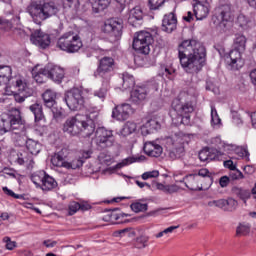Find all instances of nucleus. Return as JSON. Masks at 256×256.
Instances as JSON below:
<instances>
[{"label": "nucleus", "instance_id": "nucleus-45", "mask_svg": "<svg viewBox=\"0 0 256 256\" xmlns=\"http://www.w3.org/2000/svg\"><path fill=\"white\" fill-rule=\"evenodd\" d=\"M125 235L127 237H135V229L129 227L114 232V237H125Z\"/></svg>", "mask_w": 256, "mask_h": 256}, {"label": "nucleus", "instance_id": "nucleus-21", "mask_svg": "<svg viewBox=\"0 0 256 256\" xmlns=\"http://www.w3.org/2000/svg\"><path fill=\"white\" fill-rule=\"evenodd\" d=\"M131 113V105L122 104L116 106L112 111V117L117 119V121H127Z\"/></svg>", "mask_w": 256, "mask_h": 256}, {"label": "nucleus", "instance_id": "nucleus-26", "mask_svg": "<svg viewBox=\"0 0 256 256\" xmlns=\"http://www.w3.org/2000/svg\"><path fill=\"white\" fill-rule=\"evenodd\" d=\"M15 87L20 91V93H13L14 100L16 103H25L27 95L23 94V92L27 89V82L23 79H16Z\"/></svg>", "mask_w": 256, "mask_h": 256}, {"label": "nucleus", "instance_id": "nucleus-41", "mask_svg": "<svg viewBox=\"0 0 256 256\" xmlns=\"http://www.w3.org/2000/svg\"><path fill=\"white\" fill-rule=\"evenodd\" d=\"M135 131H137V124L135 122L128 121L124 124L120 133L123 137H127L132 133H135Z\"/></svg>", "mask_w": 256, "mask_h": 256}, {"label": "nucleus", "instance_id": "nucleus-47", "mask_svg": "<svg viewBox=\"0 0 256 256\" xmlns=\"http://www.w3.org/2000/svg\"><path fill=\"white\" fill-rule=\"evenodd\" d=\"M147 243H149V236L141 235L136 238L134 245L136 249H145V247H147Z\"/></svg>", "mask_w": 256, "mask_h": 256}, {"label": "nucleus", "instance_id": "nucleus-56", "mask_svg": "<svg viewBox=\"0 0 256 256\" xmlns=\"http://www.w3.org/2000/svg\"><path fill=\"white\" fill-rule=\"evenodd\" d=\"M159 176L158 170L148 171L142 174L141 178L143 181H147V179H156Z\"/></svg>", "mask_w": 256, "mask_h": 256}, {"label": "nucleus", "instance_id": "nucleus-29", "mask_svg": "<svg viewBox=\"0 0 256 256\" xmlns=\"http://www.w3.org/2000/svg\"><path fill=\"white\" fill-rule=\"evenodd\" d=\"M14 133L15 135H18L16 138L17 147H27L29 135L27 132V128H25V125H20V131H15Z\"/></svg>", "mask_w": 256, "mask_h": 256}, {"label": "nucleus", "instance_id": "nucleus-61", "mask_svg": "<svg viewBox=\"0 0 256 256\" xmlns=\"http://www.w3.org/2000/svg\"><path fill=\"white\" fill-rule=\"evenodd\" d=\"M91 155H93V151L91 150H83L80 152V155H78V157H80L82 159V161L85 162L86 159H90Z\"/></svg>", "mask_w": 256, "mask_h": 256}, {"label": "nucleus", "instance_id": "nucleus-38", "mask_svg": "<svg viewBox=\"0 0 256 256\" xmlns=\"http://www.w3.org/2000/svg\"><path fill=\"white\" fill-rule=\"evenodd\" d=\"M122 81V88L125 90L135 87V77L127 72L122 74Z\"/></svg>", "mask_w": 256, "mask_h": 256}, {"label": "nucleus", "instance_id": "nucleus-55", "mask_svg": "<svg viewBox=\"0 0 256 256\" xmlns=\"http://www.w3.org/2000/svg\"><path fill=\"white\" fill-rule=\"evenodd\" d=\"M81 209V203L71 202L68 206V215H75Z\"/></svg>", "mask_w": 256, "mask_h": 256}, {"label": "nucleus", "instance_id": "nucleus-54", "mask_svg": "<svg viewBox=\"0 0 256 256\" xmlns=\"http://www.w3.org/2000/svg\"><path fill=\"white\" fill-rule=\"evenodd\" d=\"M0 29L1 31H11L13 30V23L9 20L0 18Z\"/></svg>", "mask_w": 256, "mask_h": 256}, {"label": "nucleus", "instance_id": "nucleus-33", "mask_svg": "<svg viewBox=\"0 0 256 256\" xmlns=\"http://www.w3.org/2000/svg\"><path fill=\"white\" fill-rule=\"evenodd\" d=\"M233 49L241 52L245 51V49H247V37H245L243 34H235L233 40Z\"/></svg>", "mask_w": 256, "mask_h": 256}, {"label": "nucleus", "instance_id": "nucleus-12", "mask_svg": "<svg viewBox=\"0 0 256 256\" xmlns=\"http://www.w3.org/2000/svg\"><path fill=\"white\" fill-rule=\"evenodd\" d=\"M241 50L233 48L229 53L224 54V61L232 71H239L245 65V61L241 57Z\"/></svg>", "mask_w": 256, "mask_h": 256}, {"label": "nucleus", "instance_id": "nucleus-14", "mask_svg": "<svg viewBox=\"0 0 256 256\" xmlns=\"http://www.w3.org/2000/svg\"><path fill=\"white\" fill-rule=\"evenodd\" d=\"M103 33H107L110 37L119 39L123 35V23L114 19L107 20L102 28Z\"/></svg>", "mask_w": 256, "mask_h": 256}, {"label": "nucleus", "instance_id": "nucleus-35", "mask_svg": "<svg viewBox=\"0 0 256 256\" xmlns=\"http://www.w3.org/2000/svg\"><path fill=\"white\" fill-rule=\"evenodd\" d=\"M29 109L31 113H33L36 123H39V121H43V119H45V114H43V105L34 103L29 107Z\"/></svg>", "mask_w": 256, "mask_h": 256}, {"label": "nucleus", "instance_id": "nucleus-22", "mask_svg": "<svg viewBox=\"0 0 256 256\" xmlns=\"http://www.w3.org/2000/svg\"><path fill=\"white\" fill-rule=\"evenodd\" d=\"M13 70L11 66H0V87H4L5 91L11 89V75Z\"/></svg>", "mask_w": 256, "mask_h": 256}, {"label": "nucleus", "instance_id": "nucleus-11", "mask_svg": "<svg viewBox=\"0 0 256 256\" xmlns=\"http://www.w3.org/2000/svg\"><path fill=\"white\" fill-rule=\"evenodd\" d=\"M175 111H177L178 119L182 125H191V113L195 111V104L193 101L186 100L185 102H180V104L174 106Z\"/></svg>", "mask_w": 256, "mask_h": 256}, {"label": "nucleus", "instance_id": "nucleus-48", "mask_svg": "<svg viewBox=\"0 0 256 256\" xmlns=\"http://www.w3.org/2000/svg\"><path fill=\"white\" fill-rule=\"evenodd\" d=\"M165 1L167 0H149L148 7L150 11H159L165 5Z\"/></svg>", "mask_w": 256, "mask_h": 256}, {"label": "nucleus", "instance_id": "nucleus-5", "mask_svg": "<svg viewBox=\"0 0 256 256\" xmlns=\"http://www.w3.org/2000/svg\"><path fill=\"white\" fill-rule=\"evenodd\" d=\"M29 13L33 21L36 22L37 25H41L42 21L59 13V8H57L54 2H46L44 4L32 3L29 7Z\"/></svg>", "mask_w": 256, "mask_h": 256}, {"label": "nucleus", "instance_id": "nucleus-9", "mask_svg": "<svg viewBox=\"0 0 256 256\" xmlns=\"http://www.w3.org/2000/svg\"><path fill=\"white\" fill-rule=\"evenodd\" d=\"M64 101L71 111H81L85 105L83 91L73 88L65 93Z\"/></svg>", "mask_w": 256, "mask_h": 256}, {"label": "nucleus", "instance_id": "nucleus-13", "mask_svg": "<svg viewBox=\"0 0 256 256\" xmlns=\"http://www.w3.org/2000/svg\"><path fill=\"white\" fill-rule=\"evenodd\" d=\"M42 99L44 101V105L49 109H52L54 119H59L63 117V112L55 108V105H57V92L52 89H47L42 94Z\"/></svg>", "mask_w": 256, "mask_h": 256}, {"label": "nucleus", "instance_id": "nucleus-49", "mask_svg": "<svg viewBox=\"0 0 256 256\" xmlns=\"http://www.w3.org/2000/svg\"><path fill=\"white\" fill-rule=\"evenodd\" d=\"M251 233V225L249 224H240L236 229V235L239 237L240 235H249Z\"/></svg>", "mask_w": 256, "mask_h": 256}, {"label": "nucleus", "instance_id": "nucleus-43", "mask_svg": "<svg viewBox=\"0 0 256 256\" xmlns=\"http://www.w3.org/2000/svg\"><path fill=\"white\" fill-rule=\"evenodd\" d=\"M83 163L84 160L81 159V157L76 156L75 158H73L70 162H66V164L64 165L65 169H79L81 167H83Z\"/></svg>", "mask_w": 256, "mask_h": 256}, {"label": "nucleus", "instance_id": "nucleus-23", "mask_svg": "<svg viewBox=\"0 0 256 256\" xmlns=\"http://www.w3.org/2000/svg\"><path fill=\"white\" fill-rule=\"evenodd\" d=\"M185 179L187 189L190 191H203V187L205 186L203 185V179H201L199 175L189 174Z\"/></svg>", "mask_w": 256, "mask_h": 256}, {"label": "nucleus", "instance_id": "nucleus-36", "mask_svg": "<svg viewBox=\"0 0 256 256\" xmlns=\"http://www.w3.org/2000/svg\"><path fill=\"white\" fill-rule=\"evenodd\" d=\"M109 5H111V0H95L92 4V11L93 13H101V11H105Z\"/></svg>", "mask_w": 256, "mask_h": 256}, {"label": "nucleus", "instance_id": "nucleus-8", "mask_svg": "<svg viewBox=\"0 0 256 256\" xmlns=\"http://www.w3.org/2000/svg\"><path fill=\"white\" fill-rule=\"evenodd\" d=\"M95 144L98 151H105L115 145V135L113 130L105 127H98L95 132Z\"/></svg>", "mask_w": 256, "mask_h": 256}, {"label": "nucleus", "instance_id": "nucleus-51", "mask_svg": "<svg viewBox=\"0 0 256 256\" xmlns=\"http://www.w3.org/2000/svg\"><path fill=\"white\" fill-rule=\"evenodd\" d=\"M211 123L212 125H221V118L219 117L215 106H211Z\"/></svg>", "mask_w": 256, "mask_h": 256}, {"label": "nucleus", "instance_id": "nucleus-44", "mask_svg": "<svg viewBox=\"0 0 256 256\" xmlns=\"http://www.w3.org/2000/svg\"><path fill=\"white\" fill-rule=\"evenodd\" d=\"M251 23V19L247 17L245 14H239L236 20V25L243 29L244 31L249 29V24Z\"/></svg>", "mask_w": 256, "mask_h": 256}, {"label": "nucleus", "instance_id": "nucleus-42", "mask_svg": "<svg viewBox=\"0 0 256 256\" xmlns=\"http://www.w3.org/2000/svg\"><path fill=\"white\" fill-rule=\"evenodd\" d=\"M145 159V156L140 157H128L122 162L116 164L115 169H123V167H126V165H131V163H137V161H143Z\"/></svg>", "mask_w": 256, "mask_h": 256}, {"label": "nucleus", "instance_id": "nucleus-18", "mask_svg": "<svg viewBox=\"0 0 256 256\" xmlns=\"http://www.w3.org/2000/svg\"><path fill=\"white\" fill-rule=\"evenodd\" d=\"M6 121L8 122L10 131L21 130V125H25L21 119V111L17 108H12L10 115H6Z\"/></svg>", "mask_w": 256, "mask_h": 256}, {"label": "nucleus", "instance_id": "nucleus-31", "mask_svg": "<svg viewBox=\"0 0 256 256\" xmlns=\"http://www.w3.org/2000/svg\"><path fill=\"white\" fill-rule=\"evenodd\" d=\"M194 175H198V177L202 179V183H204V187L206 189H209V187L213 185V176H211L209 169L202 168L198 171V173H195Z\"/></svg>", "mask_w": 256, "mask_h": 256}, {"label": "nucleus", "instance_id": "nucleus-17", "mask_svg": "<svg viewBox=\"0 0 256 256\" xmlns=\"http://www.w3.org/2000/svg\"><path fill=\"white\" fill-rule=\"evenodd\" d=\"M238 205L239 203L237 202V200L233 198L218 199L208 202V207H217L218 209H222V211H228L230 213L235 211Z\"/></svg>", "mask_w": 256, "mask_h": 256}, {"label": "nucleus", "instance_id": "nucleus-40", "mask_svg": "<svg viewBox=\"0 0 256 256\" xmlns=\"http://www.w3.org/2000/svg\"><path fill=\"white\" fill-rule=\"evenodd\" d=\"M129 23H135V21H143V10L140 7H134L130 11V16L128 19Z\"/></svg>", "mask_w": 256, "mask_h": 256}, {"label": "nucleus", "instance_id": "nucleus-37", "mask_svg": "<svg viewBox=\"0 0 256 256\" xmlns=\"http://www.w3.org/2000/svg\"><path fill=\"white\" fill-rule=\"evenodd\" d=\"M32 77L36 83H45V81H47V73L45 72V67L41 68L39 71H37V68H34L32 70Z\"/></svg>", "mask_w": 256, "mask_h": 256}, {"label": "nucleus", "instance_id": "nucleus-32", "mask_svg": "<svg viewBox=\"0 0 256 256\" xmlns=\"http://www.w3.org/2000/svg\"><path fill=\"white\" fill-rule=\"evenodd\" d=\"M57 181L55 178L51 177L50 175L44 173L43 180L41 184L42 191H53L57 187Z\"/></svg>", "mask_w": 256, "mask_h": 256}, {"label": "nucleus", "instance_id": "nucleus-50", "mask_svg": "<svg viewBox=\"0 0 256 256\" xmlns=\"http://www.w3.org/2000/svg\"><path fill=\"white\" fill-rule=\"evenodd\" d=\"M64 9H77L80 5L79 0H62Z\"/></svg>", "mask_w": 256, "mask_h": 256}, {"label": "nucleus", "instance_id": "nucleus-6", "mask_svg": "<svg viewBox=\"0 0 256 256\" xmlns=\"http://www.w3.org/2000/svg\"><path fill=\"white\" fill-rule=\"evenodd\" d=\"M115 68V59L111 56H104L98 60L94 77L96 79H102L103 83H109L115 73Z\"/></svg>", "mask_w": 256, "mask_h": 256}, {"label": "nucleus", "instance_id": "nucleus-60", "mask_svg": "<svg viewBox=\"0 0 256 256\" xmlns=\"http://www.w3.org/2000/svg\"><path fill=\"white\" fill-rule=\"evenodd\" d=\"M94 96L101 99V101H105V97H107V90L105 88H101L100 90L94 92Z\"/></svg>", "mask_w": 256, "mask_h": 256}, {"label": "nucleus", "instance_id": "nucleus-2", "mask_svg": "<svg viewBox=\"0 0 256 256\" xmlns=\"http://www.w3.org/2000/svg\"><path fill=\"white\" fill-rule=\"evenodd\" d=\"M62 131L71 137H76L84 131L85 135L90 137L95 131V126H93V120L89 119L87 115L76 114L66 119Z\"/></svg>", "mask_w": 256, "mask_h": 256}, {"label": "nucleus", "instance_id": "nucleus-46", "mask_svg": "<svg viewBox=\"0 0 256 256\" xmlns=\"http://www.w3.org/2000/svg\"><path fill=\"white\" fill-rule=\"evenodd\" d=\"M130 208L132 211H134V213H143L147 211L149 205L147 203L134 202L130 205Z\"/></svg>", "mask_w": 256, "mask_h": 256}, {"label": "nucleus", "instance_id": "nucleus-28", "mask_svg": "<svg viewBox=\"0 0 256 256\" xmlns=\"http://www.w3.org/2000/svg\"><path fill=\"white\" fill-rule=\"evenodd\" d=\"M209 4H193L194 15L197 21H203V19H207L210 11Z\"/></svg>", "mask_w": 256, "mask_h": 256}, {"label": "nucleus", "instance_id": "nucleus-4", "mask_svg": "<svg viewBox=\"0 0 256 256\" xmlns=\"http://www.w3.org/2000/svg\"><path fill=\"white\" fill-rule=\"evenodd\" d=\"M212 23L219 33H227L231 29V6L220 5L214 9Z\"/></svg>", "mask_w": 256, "mask_h": 256}, {"label": "nucleus", "instance_id": "nucleus-15", "mask_svg": "<svg viewBox=\"0 0 256 256\" xmlns=\"http://www.w3.org/2000/svg\"><path fill=\"white\" fill-rule=\"evenodd\" d=\"M44 73H46L47 79H51L54 83H62L65 78V70L60 66L51 63H48L45 66Z\"/></svg>", "mask_w": 256, "mask_h": 256}, {"label": "nucleus", "instance_id": "nucleus-10", "mask_svg": "<svg viewBox=\"0 0 256 256\" xmlns=\"http://www.w3.org/2000/svg\"><path fill=\"white\" fill-rule=\"evenodd\" d=\"M155 91H159V84L156 82H150L144 86H136L131 92V100L136 105H139V103H143L147 99L149 93Z\"/></svg>", "mask_w": 256, "mask_h": 256}, {"label": "nucleus", "instance_id": "nucleus-58", "mask_svg": "<svg viewBox=\"0 0 256 256\" xmlns=\"http://www.w3.org/2000/svg\"><path fill=\"white\" fill-rule=\"evenodd\" d=\"M198 157L203 163H205V161H209V148L202 149L199 152Z\"/></svg>", "mask_w": 256, "mask_h": 256}, {"label": "nucleus", "instance_id": "nucleus-57", "mask_svg": "<svg viewBox=\"0 0 256 256\" xmlns=\"http://www.w3.org/2000/svg\"><path fill=\"white\" fill-rule=\"evenodd\" d=\"M2 191L5 193V195H8V197H13V199H25V197L21 194H16L15 192H13V190L7 188V187H3Z\"/></svg>", "mask_w": 256, "mask_h": 256}, {"label": "nucleus", "instance_id": "nucleus-53", "mask_svg": "<svg viewBox=\"0 0 256 256\" xmlns=\"http://www.w3.org/2000/svg\"><path fill=\"white\" fill-rule=\"evenodd\" d=\"M3 243H5V247L8 251H13L15 247H17V242L16 241H11V237L5 236L3 238Z\"/></svg>", "mask_w": 256, "mask_h": 256}, {"label": "nucleus", "instance_id": "nucleus-24", "mask_svg": "<svg viewBox=\"0 0 256 256\" xmlns=\"http://www.w3.org/2000/svg\"><path fill=\"white\" fill-rule=\"evenodd\" d=\"M143 151L148 157H161L163 155V147L155 141L145 142Z\"/></svg>", "mask_w": 256, "mask_h": 256}, {"label": "nucleus", "instance_id": "nucleus-20", "mask_svg": "<svg viewBox=\"0 0 256 256\" xmlns=\"http://www.w3.org/2000/svg\"><path fill=\"white\" fill-rule=\"evenodd\" d=\"M177 29V16L175 13L170 12L164 15L162 20V31L165 33H173Z\"/></svg>", "mask_w": 256, "mask_h": 256}, {"label": "nucleus", "instance_id": "nucleus-52", "mask_svg": "<svg viewBox=\"0 0 256 256\" xmlns=\"http://www.w3.org/2000/svg\"><path fill=\"white\" fill-rule=\"evenodd\" d=\"M9 122L6 117L0 119V135H5V133L9 132Z\"/></svg>", "mask_w": 256, "mask_h": 256}, {"label": "nucleus", "instance_id": "nucleus-59", "mask_svg": "<svg viewBox=\"0 0 256 256\" xmlns=\"http://www.w3.org/2000/svg\"><path fill=\"white\" fill-rule=\"evenodd\" d=\"M31 181L36 185V187H40L43 185V176H39V174H34L31 176Z\"/></svg>", "mask_w": 256, "mask_h": 256}, {"label": "nucleus", "instance_id": "nucleus-19", "mask_svg": "<svg viewBox=\"0 0 256 256\" xmlns=\"http://www.w3.org/2000/svg\"><path fill=\"white\" fill-rule=\"evenodd\" d=\"M185 155V145L181 142V138L173 142V147L168 151V157L171 161L181 159Z\"/></svg>", "mask_w": 256, "mask_h": 256}, {"label": "nucleus", "instance_id": "nucleus-62", "mask_svg": "<svg viewBox=\"0 0 256 256\" xmlns=\"http://www.w3.org/2000/svg\"><path fill=\"white\" fill-rule=\"evenodd\" d=\"M229 183H231V179L228 176H222L219 180V185L222 188L228 187Z\"/></svg>", "mask_w": 256, "mask_h": 256}, {"label": "nucleus", "instance_id": "nucleus-34", "mask_svg": "<svg viewBox=\"0 0 256 256\" xmlns=\"http://www.w3.org/2000/svg\"><path fill=\"white\" fill-rule=\"evenodd\" d=\"M112 211H119V208H114ZM111 210H105L104 213H107L103 216V221L106 223H109V221H119L120 219H123V217H129V214L120 213V214H113Z\"/></svg>", "mask_w": 256, "mask_h": 256}, {"label": "nucleus", "instance_id": "nucleus-39", "mask_svg": "<svg viewBox=\"0 0 256 256\" xmlns=\"http://www.w3.org/2000/svg\"><path fill=\"white\" fill-rule=\"evenodd\" d=\"M26 149L31 153V155H39L41 152V143L29 138L26 144Z\"/></svg>", "mask_w": 256, "mask_h": 256}, {"label": "nucleus", "instance_id": "nucleus-30", "mask_svg": "<svg viewBox=\"0 0 256 256\" xmlns=\"http://www.w3.org/2000/svg\"><path fill=\"white\" fill-rule=\"evenodd\" d=\"M231 193L238 197V199H241L245 204H247V199H251V191L249 189L233 186Z\"/></svg>", "mask_w": 256, "mask_h": 256}, {"label": "nucleus", "instance_id": "nucleus-7", "mask_svg": "<svg viewBox=\"0 0 256 256\" xmlns=\"http://www.w3.org/2000/svg\"><path fill=\"white\" fill-rule=\"evenodd\" d=\"M153 43H155L153 34H151L149 31L142 30L135 33L132 47L134 51L140 53L141 55H149V53H151Z\"/></svg>", "mask_w": 256, "mask_h": 256}, {"label": "nucleus", "instance_id": "nucleus-27", "mask_svg": "<svg viewBox=\"0 0 256 256\" xmlns=\"http://www.w3.org/2000/svg\"><path fill=\"white\" fill-rule=\"evenodd\" d=\"M159 129H161V123L157 119H150L141 127V133L144 137H147V135H151V133H155Z\"/></svg>", "mask_w": 256, "mask_h": 256}, {"label": "nucleus", "instance_id": "nucleus-16", "mask_svg": "<svg viewBox=\"0 0 256 256\" xmlns=\"http://www.w3.org/2000/svg\"><path fill=\"white\" fill-rule=\"evenodd\" d=\"M30 41L40 49H47L51 45V36L41 30H35L30 36Z\"/></svg>", "mask_w": 256, "mask_h": 256}, {"label": "nucleus", "instance_id": "nucleus-25", "mask_svg": "<svg viewBox=\"0 0 256 256\" xmlns=\"http://www.w3.org/2000/svg\"><path fill=\"white\" fill-rule=\"evenodd\" d=\"M67 157H69V149L62 148L52 156L51 163L54 167H65V164L68 163Z\"/></svg>", "mask_w": 256, "mask_h": 256}, {"label": "nucleus", "instance_id": "nucleus-3", "mask_svg": "<svg viewBox=\"0 0 256 256\" xmlns=\"http://www.w3.org/2000/svg\"><path fill=\"white\" fill-rule=\"evenodd\" d=\"M56 47L64 53H79L83 48V40L79 34H75L73 31L66 32L58 38Z\"/></svg>", "mask_w": 256, "mask_h": 256}, {"label": "nucleus", "instance_id": "nucleus-63", "mask_svg": "<svg viewBox=\"0 0 256 256\" xmlns=\"http://www.w3.org/2000/svg\"><path fill=\"white\" fill-rule=\"evenodd\" d=\"M179 191V186L172 184V185H166V193H177Z\"/></svg>", "mask_w": 256, "mask_h": 256}, {"label": "nucleus", "instance_id": "nucleus-64", "mask_svg": "<svg viewBox=\"0 0 256 256\" xmlns=\"http://www.w3.org/2000/svg\"><path fill=\"white\" fill-rule=\"evenodd\" d=\"M28 161L29 159L27 158V156L23 154L18 155V158L16 159L18 165H25V163H27Z\"/></svg>", "mask_w": 256, "mask_h": 256}, {"label": "nucleus", "instance_id": "nucleus-1", "mask_svg": "<svg viewBox=\"0 0 256 256\" xmlns=\"http://www.w3.org/2000/svg\"><path fill=\"white\" fill-rule=\"evenodd\" d=\"M178 57L182 69L190 75H197L207 65V49L194 39L184 40L179 44Z\"/></svg>", "mask_w": 256, "mask_h": 256}]
</instances>
